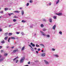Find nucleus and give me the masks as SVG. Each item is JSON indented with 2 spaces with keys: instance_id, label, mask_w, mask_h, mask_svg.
<instances>
[{
  "instance_id": "12",
  "label": "nucleus",
  "mask_w": 66,
  "mask_h": 66,
  "mask_svg": "<svg viewBox=\"0 0 66 66\" xmlns=\"http://www.w3.org/2000/svg\"><path fill=\"white\" fill-rule=\"evenodd\" d=\"M14 13H20V11H18L16 10L14 11Z\"/></svg>"
},
{
  "instance_id": "48",
  "label": "nucleus",
  "mask_w": 66,
  "mask_h": 66,
  "mask_svg": "<svg viewBox=\"0 0 66 66\" xmlns=\"http://www.w3.org/2000/svg\"><path fill=\"white\" fill-rule=\"evenodd\" d=\"M36 53L37 54H38V51H36Z\"/></svg>"
},
{
  "instance_id": "38",
  "label": "nucleus",
  "mask_w": 66,
  "mask_h": 66,
  "mask_svg": "<svg viewBox=\"0 0 66 66\" xmlns=\"http://www.w3.org/2000/svg\"><path fill=\"white\" fill-rule=\"evenodd\" d=\"M10 39H11V38H8V42L10 43Z\"/></svg>"
},
{
  "instance_id": "29",
  "label": "nucleus",
  "mask_w": 66,
  "mask_h": 66,
  "mask_svg": "<svg viewBox=\"0 0 66 66\" xmlns=\"http://www.w3.org/2000/svg\"><path fill=\"white\" fill-rule=\"evenodd\" d=\"M21 34L22 35H25V34H24V33H23V32H22L21 33Z\"/></svg>"
},
{
  "instance_id": "5",
  "label": "nucleus",
  "mask_w": 66,
  "mask_h": 66,
  "mask_svg": "<svg viewBox=\"0 0 66 66\" xmlns=\"http://www.w3.org/2000/svg\"><path fill=\"white\" fill-rule=\"evenodd\" d=\"M18 49L14 50L13 51V53H15L16 52L18 51Z\"/></svg>"
},
{
  "instance_id": "49",
  "label": "nucleus",
  "mask_w": 66,
  "mask_h": 66,
  "mask_svg": "<svg viewBox=\"0 0 66 66\" xmlns=\"http://www.w3.org/2000/svg\"><path fill=\"white\" fill-rule=\"evenodd\" d=\"M16 60V59L15 58L14 59H13V61H15V60Z\"/></svg>"
},
{
  "instance_id": "1",
  "label": "nucleus",
  "mask_w": 66,
  "mask_h": 66,
  "mask_svg": "<svg viewBox=\"0 0 66 66\" xmlns=\"http://www.w3.org/2000/svg\"><path fill=\"white\" fill-rule=\"evenodd\" d=\"M25 59V58L23 57V58H22L20 61V63H22L24 61V60Z\"/></svg>"
},
{
  "instance_id": "59",
  "label": "nucleus",
  "mask_w": 66,
  "mask_h": 66,
  "mask_svg": "<svg viewBox=\"0 0 66 66\" xmlns=\"http://www.w3.org/2000/svg\"><path fill=\"white\" fill-rule=\"evenodd\" d=\"M16 44L17 43L16 42H15V43H14V45H16Z\"/></svg>"
},
{
  "instance_id": "10",
  "label": "nucleus",
  "mask_w": 66,
  "mask_h": 66,
  "mask_svg": "<svg viewBox=\"0 0 66 66\" xmlns=\"http://www.w3.org/2000/svg\"><path fill=\"white\" fill-rule=\"evenodd\" d=\"M8 15H9V16H11V15H14V13H8Z\"/></svg>"
},
{
  "instance_id": "22",
  "label": "nucleus",
  "mask_w": 66,
  "mask_h": 66,
  "mask_svg": "<svg viewBox=\"0 0 66 66\" xmlns=\"http://www.w3.org/2000/svg\"><path fill=\"white\" fill-rule=\"evenodd\" d=\"M21 22L23 23H24V22H26V21H25V20H23L21 21Z\"/></svg>"
},
{
  "instance_id": "64",
  "label": "nucleus",
  "mask_w": 66,
  "mask_h": 66,
  "mask_svg": "<svg viewBox=\"0 0 66 66\" xmlns=\"http://www.w3.org/2000/svg\"><path fill=\"white\" fill-rule=\"evenodd\" d=\"M49 4H47V6H49Z\"/></svg>"
},
{
  "instance_id": "62",
  "label": "nucleus",
  "mask_w": 66,
  "mask_h": 66,
  "mask_svg": "<svg viewBox=\"0 0 66 66\" xmlns=\"http://www.w3.org/2000/svg\"><path fill=\"white\" fill-rule=\"evenodd\" d=\"M56 31H56V30H55L54 31V33H55V32H56Z\"/></svg>"
},
{
  "instance_id": "32",
  "label": "nucleus",
  "mask_w": 66,
  "mask_h": 66,
  "mask_svg": "<svg viewBox=\"0 0 66 66\" xmlns=\"http://www.w3.org/2000/svg\"><path fill=\"white\" fill-rule=\"evenodd\" d=\"M42 30L43 31H46L47 30L46 29H43Z\"/></svg>"
},
{
  "instance_id": "17",
  "label": "nucleus",
  "mask_w": 66,
  "mask_h": 66,
  "mask_svg": "<svg viewBox=\"0 0 66 66\" xmlns=\"http://www.w3.org/2000/svg\"><path fill=\"white\" fill-rule=\"evenodd\" d=\"M59 2H60V0H57V1L56 2V4H58V3H59Z\"/></svg>"
},
{
  "instance_id": "8",
  "label": "nucleus",
  "mask_w": 66,
  "mask_h": 66,
  "mask_svg": "<svg viewBox=\"0 0 66 66\" xmlns=\"http://www.w3.org/2000/svg\"><path fill=\"white\" fill-rule=\"evenodd\" d=\"M33 26H34V24H31L30 26V28H33Z\"/></svg>"
},
{
  "instance_id": "45",
  "label": "nucleus",
  "mask_w": 66,
  "mask_h": 66,
  "mask_svg": "<svg viewBox=\"0 0 66 66\" xmlns=\"http://www.w3.org/2000/svg\"><path fill=\"white\" fill-rule=\"evenodd\" d=\"M2 13H3V11H2L0 12V13L1 14H2Z\"/></svg>"
},
{
  "instance_id": "6",
  "label": "nucleus",
  "mask_w": 66,
  "mask_h": 66,
  "mask_svg": "<svg viewBox=\"0 0 66 66\" xmlns=\"http://www.w3.org/2000/svg\"><path fill=\"white\" fill-rule=\"evenodd\" d=\"M30 45H32V47H34L35 46V44H33V43H31L30 44Z\"/></svg>"
},
{
  "instance_id": "21",
  "label": "nucleus",
  "mask_w": 66,
  "mask_h": 66,
  "mask_svg": "<svg viewBox=\"0 0 66 66\" xmlns=\"http://www.w3.org/2000/svg\"><path fill=\"white\" fill-rule=\"evenodd\" d=\"M8 34V32H6V33L4 34L5 36H7V34Z\"/></svg>"
},
{
  "instance_id": "53",
  "label": "nucleus",
  "mask_w": 66,
  "mask_h": 66,
  "mask_svg": "<svg viewBox=\"0 0 66 66\" xmlns=\"http://www.w3.org/2000/svg\"><path fill=\"white\" fill-rule=\"evenodd\" d=\"M2 48V46H0V49H1Z\"/></svg>"
},
{
  "instance_id": "43",
  "label": "nucleus",
  "mask_w": 66,
  "mask_h": 66,
  "mask_svg": "<svg viewBox=\"0 0 66 66\" xmlns=\"http://www.w3.org/2000/svg\"><path fill=\"white\" fill-rule=\"evenodd\" d=\"M18 62V60H16L15 62L16 63H17V62Z\"/></svg>"
},
{
  "instance_id": "18",
  "label": "nucleus",
  "mask_w": 66,
  "mask_h": 66,
  "mask_svg": "<svg viewBox=\"0 0 66 66\" xmlns=\"http://www.w3.org/2000/svg\"><path fill=\"white\" fill-rule=\"evenodd\" d=\"M56 17L57 16H54L53 17V18L54 19H56Z\"/></svg>"
},
{
  "instance_id": "46",
  "label": "nucleus",
  "mask_w": 66,
  "mask_h": 66,
  "mask_svg": "<svg viewBox=\"0 0 66 66\" xmlns=\"http://www.w3.org/2000/svg\"><path fill=\"white\" fill-rule=\"evenodd\" d=\"M2 29L1 28H0V32H2Z\"/></svg>"
},
{
  "instance_id": "11",
  "label": "nucleus",
  "mask_w": 66,
  "mask_h": 66,
  "mask_svg": "<svg viewBox=\"0 0 66 66\" xmlns=\"http://www.w3.org/2000/svg\"><path fill=\"white\" fill-rule=\"evenodd\" d=\"M44 62H45L46 64H49V63H48V61H46V60H44Z\"/></svg>"
},
{
  "instance_id": "57",
  "label": "nucleus",
  "mask_w": 66,
  "mask_h": 66,
  "mask_svg": "<svg viewBox=\"0 0 66 66\" xmlns=\"http://www.w3.org/2000/svg\"><path fill=\"white\" fill-rule=\"evenodd\" d=\"M9 48V46H7L6 47V48Z\"/></svg>"
},
{
  "instance_id": "31",
  "label": "nucleus",
  "mask_w": 66,
  "mask_h": 66,
  "mask_svg": "<svg viewBox=\"0 0 66 66\" xmlns=\"http://www.w3.org/2000/svg\"><path fill=\"white\" fill-rule=\"evenodd\" d=\"M46 36L47 37H50V35H47Z\"/></svg>"
},
{
  "instance_id": "3",
  "label": "nucleus",
  "mask_w": 66,
  "mask_h": 66,
  "mask_svg": "<svg viewBox=\"0 0 66 66\" xmlns=\"http://www.w3.org/2000/svg\"><path fill=\"white\" fill-rule=\"evenodd\" d=\"M41 55L43 57H44L46 55V54L45 53H42Z\"/></svg>"
},
{
  "instance_id": "14",
  "label": "nucleus",
  "mask_w": 66,
  "mask_h": 66,
  "mask_svg": "<svg viewBox=\"0 0 66 66\" xmlns=\"http://www.w3.org/2000/svg\"><path fill=\"white\" fill-rule=\"evenodd\" d=\"M21 13L22 15H23L24 14V11H23V10H22L21 11Z\"/></svg>"
},
{
  "instance_id": "24",
  "label": "nucleus",
  "mask_w": 66,
  "mask_h": 66,
  "mask_svg": "<svg viewBox=\"0 0 66 66\" xmlns=\"http://www.w3.org/2000/svg\"><path fill=\"white\" fill-rule=\"evenodd\" d=\"M59 34H60V35H62V32L61 31H60L59 32Z\"/></svg>"
},
{
  "instance_id": "56",
  "label": "nucleus",
  "mask_w": 66,
  "mask_h": 66,
  "mask_svg": "<svg viewBox=\"0 0 66 66\" xmlns=\"http://www.w3.org/2000/svg\"><path fill=\"white\" fill-rule=\"evenodd\" d=\"M28 64H30V62L29 61L28 62Z\"/></svg>"
},
{
  "instance_id": "27",
  "label": "nucleus",
  "mask_w": 66,
  "mask_h": 66,
  "mask_svg": "<svg viewBox=\"0 0 66 66\" xmlns=\"http://www.w3.org/2000/svg\"><path fill=\"white\" fill-rule=\"evenodd\" d=\"M11 39H15V38L14 37H11Z\"/></svg>"
},
{
  "instance_id": "50",
  "label": "nucleus",
  "mask_w": 66,
  "mask_h": 66,
  "mask_svg": "<svg viewBox=\"0 0 66 66\" xmlns=\"http://www.w3.org/2000/svg\"><path fill=\"white\" fill-rule=\"evenodd\" d=\"M15 59H19V57H18V56H17L16 57H15Z\"/></svg>"
},
{
  "instance_id": "2",
  "label": "nucleus",
  "mask_w": 66,
  "mask_h": 66,
  "mask_svg": "<svg viewBox=\"0 0 66 66\" xmlns=\"http://www.w3.org/2000/svg\"><path fill=\"white\" fill-rule=\"evenodd\" d=\"M55 14L56 15H58L59 16H61V15H63V14H62V13L61 12H60L59 13H56Z\"/></svg>"
},
{
  "instance_id": "15",
  "label": "nucleus",
  "mask_w": 66,
  "mask_h": 66,
  "mask_svg": "<svg viewBox=\"0 0 66 66\" xmlns=\"http://www.w3.org/2000/svg\"><path fill=\"white\" fill-rule=\"evenodd\" d=\"M8 35L9 36H12V33L9 32L8 34Z\"/></svg>"
},
{
  "instance_id": "58",
  "label": "nucleus",
  "mask_w": 66,
  "mask_h": 66,
  "mask_svg": "<svg viewBox=\"0 0 66 66\" xmlns=\"http://www.w3.org/2000/svg\"><path fill=\"white\" fill-rule=\"evenodd\" d=\"M34 49H35V50H37V48H36L35 47V48H34Z\"/></svg>"
},
{
  "instance_id": "19",
  "label": "nucleus",
  "mask_w": 66,
  "mask_h": 66,
  "mask_svg": "<svg viewBox=\"0 0 66 66\" xmlns=\"http://www.w3.org/2000/svg\"><path fill=\"white\" fill-rule=\"evenodd\" d=\"M1 43L2 44H4V43H5V41L4 40H3L1 42Z\"/></svg>"
},
{
  "instance_id": "23",
  "label": "nucleus",
  "mask_w": 66,
  "mask_h": 66,
  "mask_svg": "<svg viewBox=\"0 0 66 66\" xmlns=\"http://www.w3.org/2000/svg\"><path fill=\"white\" fill-rule=\"evenodd\" d=\"M54 56H55V57H57L59 56V55L56 54L54 55Z\"/></svg>"
},
{
  "instance_id": "20",
  "label": "nucleus",
  "mask_w": 66,
  "mask_h": 66,
  "mask_svg": "<svg viewBox=\"0 0 66 66\" xmlns=\"http://www.w3.org/2000/svg\"><path fill=\"white\" fill-rule=\"evenodd\" d=\"M40 27H41V28H43L44 27V26L43 24H42L40 25Z\"/></svg>"
},
{
  "instance_id": "47",
  "label": "nucleus",
  "mask_w": 66,
  "mask_h": 66,
  "mask_svg": "<svg viewBox=\"0 0 66 66\" xmlns=\"http://www.w3.org/2000/svg\"><path fill=\"white\" fill-rule=\"evenodd\" d=\"M48 4H49V5H50H50H51V3H50Z\"/></svg>"
},
{
  "instance_id": "55",
  "label": "nucleus",
  "mask_w": 66,
  "mask_h": 66,
  "mask_svg": "<svg viewBox=\"0 0 66 66\" xmlns=\"http://www.w3.org/2000/svg\"><path fill=\"white\" fill-rule=\"evenodd\" d=\"M13 24H10V25L11 26H13Z\"/></svg>"
},
{
  "instance_id": "30",
  "label": "nucleus",
  "mask_w": 66,
  "mask_h": 66,
  "mask_svg": "<svg viewBox=\"0 0 66 66\" xmlns=\"http://www.w3.org/2000/svg\"><path fill=\"white\" fill-rule=\"evenodd\" d=\"M40 46H43V47H45V46L43 44H40Z\"/></svg>"
},
{
  "instance_id": "52",
  "label": "nucleus",
  "mask_w": 66,
  "mask_h": 66,
  "mask_svg": "<svg viewBox=\"0 0 66 66\" xmlns=\"http://www.w3.org/2000/svg\"><path fill=\"white\" fill-rule=\"evenodd\" d=\"M14 48V46H12V47H11V49H13V48Z\"/></svg>"
},
{
  "instance_id": "60",
  "label": "nucleus",
  "mask_w": 66,
  "mask_h": 66,
  "mask_svg": "<svg viewBox=\"0 0 66 66\" xmlns=\"http://www.w3.org/2000/svg\"><path fill=\"white\" fill-rule=\"evenodd\" d=\"M35 62H36V63H37V62H38V61H35Z\"/></svg>"
},
{
  "instance_id": "7",
  "label": "nucleus",
  "mask_w": 66,
  "mask_h": 66,
  "mask_svg": "<svg viewBox=\"0 0 66 66\" xmlns=\"http://www.w3.org/2000/svg\"><path fill=\"white\" fill-rule=\"evenodd\" d=\"M4 60V57H3L2 58H0V62H1L3 61Z\"/></svg>"
},
{
  "instance_id": "51",
  "label": "nucleus",
  "mask_w": 66,
  "mask_h": 66,
  "mask_svg": "<svg viewBox=\"0 0 66 66\" xmlns=\"http://www.w3.org/2000/svg\"><path fill=\"white\" fill-rule=\"evenodd\" d=\"M29 47H30L31 48H32V46L31 45H29Z\"/></svg>"
},
{
  "instance_id": "9",
  "label": "nucleus",
  "mask_w": 66,
  "mask_h": 66,
  "mask_svg": "<svg viewBox=\"0 0 66 66\" xmlns=\"http://www.w3.org/2000/svg\"><path fill=\"white\" fill-rule=\"evenodd\" d=\"M55 28H56V25L55 24L53 27V29L54 30H55Z\"/></svg>"
},
{
  "instance_id": "54",
  "label": "nucleus",
  "mask_w": 66,
  "mask_h": 66,
  "mask_svg": "<svg viewBox=\"0 0 66 66\" xmlns=\"http://www.w3.org/2000/svg\"><path fill=\"white\" fill-rule=\"evenodd\" d=\"M36 33H35L34 35V36H35V37L36 36Z\"/></svg>"
},
{
  "instance_id": "35",
  "label": "nucleus",
  "mask_w": 66,
  "mask_h": 66,
  "mask_svg": "<svg viewBox=\"0 0 66 66\" xmlns=\"http://www.w3.org/2000/svg\"><path fill=\"white\" fill-rule=\"evenodd\" d=\"M31 50L32 51H34V49H33V48L32 47L31 48Z\"/></svg>"
},
{
  "instance_id": "36",
  "label": "nucleus",
  "mask_w": 66,
  "mask_h": 66,
  "mask_svg": "<svg viewBox=\"0 0 66 66\" xmlns=\"http://www.w3.org/2000/svg\"><path fill=\"white\" fill-rule=\"evenodd\" d=\"M4 55L5 56H7V53H5L4 54Z\"/></svg>"
},
{
  "instance_id": "26",
  "label": "nucleus",
  "mask_w": 66,
  "mask_h": 66,
  "mask_svg": "<svg viewBox=\"0 0 66 66\" xmlns=\"http://www.w3.org/2000/svg\"><path fill=\"white\" fill-rule=\"evenodd\" d=\"M8 38V37H6L4 38L5 40H6Z\"/></svg>"
},
{
  "instance_id": "25",
  "label": "nucleus",
  "mask_w": 66,
  "mask_h": 66,
  "mask_svg": "<svg viewBox=\"0 0 66 66\" xmlns=\"http://www.w3.org/2000/svg\"><path fill=\"white\" fill-rule=\"evenodd\" d=\"M4 10L5 11H7V10H8V8H5Z\"/></svg>"
},
{
  "instance_id": "33",
  "label": "nucleus",
  "mask_w": 66,
  "mask_h": 66,
  "mask_svg": "<svg viewBox=\"0 0 66 66\" xmlns=\"http://www.w3.org/2000/svg\"><path fill=\"white\" fill-rule=\"evenodd\" d=\"M16 21H17V20L15 19H14L13 20V22H16Z\"/></svg>"
},
{
  "instance_id": "63",
  "label": "nucleus",
  "mask_w": 66,
  "mask_h": 66,
  "mask_svg": "<svg viewBox=\"0 0 66 66\" xmlns=\"http://www.w3.org/2000/svg\"><path fill=\"white\" fill-rule=\"evenodd\" d=\"M11 8L10 9V8H8V10H11Z\"/></svg>"
},
{
  "instance_id": "61",
  "label": "nucleus",
  "mask_w": 66,
  "mask_h": 66,
  "mask_svg": "<svg viewBox=\"0 0 66 66\" xmlns=\"http://www.w3.org/2000/svg\"><path fill=\"white\" fill-rule=\"evenodd\" d=\"M16 16H14V18H16Z\"/></svg>"
},
{
  "instance_id": "40",
  "label": "nucleus",
  "mask_w": 66,
  "mask_h": 66,
  "mask_svg": "<svg viewBox=\"0 0 66 66\" xmlns=\"http://www.w3.org/2000/svg\"><path fill=\"white\" fill-rule=\"evenodd\" d=\"M37 51H40V48H39L37 50Z\"/></svg>"
},
{
  "instance_id": "39",
  "label": "nucleus",
  "mask_w": 66,
  "mask_h": 66,
  "mask_svg": "<svg viewBox=\"0 0 66 66\" xmlns=\"http://www.w3.org/2000/svg\"><path fill=\"white\" fill-rule=\"evenodd\" d=\"M16 34H19L20 33V32H16Z\"/></svg>"
},
{
  "instance_id": "42",
  "label": "nucleus",
  "mask_w": 66,
  "mask_h": 66,
  "mask_svg": "<svg viewBox=\"0 0 66 66\" xmlns=\"http://www.w3.org/2000/svg\"><path fill=\"white\" fill-rule=\"evenodd\" d=\"M29 2L30 3H32V2H33V1L31 0H30Z\"/></svg>"
},
{
  "instance_id": "4",
  "label": "nucleus",
  "mask_w": 66,
  "mask_h": 66,
  "mask_svg": "<svg viewBox=\"0 0 66 66\" xmlns=\"http://www.w3.org/2000/svg\"><path fill=\"white\" fill-rule=\"evenodd\" d=\"M40 32L43 35H44V36H46V35L44 34V32H43L41 30L40 31Z\"/></svg>"
},
{
  "instance_id": "41",
  "label": "nucleus",
  "mask_w": 66,
  "mask_h": 66,
  "mask_svg": "<svg viewBox=\"0 0 66 66\" xmlns=\"http://www.w3.org/2000/svg\"><path fill=\"white\" fill-rule=\"evenodd\" d=\"M1 52H2V53H3V52H4V51H3V50H1Z\"/></svg>"
},
{
  "instance_id": "44",
  "label": "nucleus",
  "mask_w": 66,
  "mask_h": 66,
  "mask_svg": "<svg viewBox=\"0 0 66 66\" xmlns=\"http://www.w3.org/2000/svg\"><path fill=\"white\" fill-rule=\"evenodd\" d=\"M43 21H44L46 22V19H44L43 20Z\"/></svg>"
},
{
  "instance_id": "34",
  "label": "nucleus",
  "mask_w": 66,
  "mask_h": 66,
  "mask_svg": "<svg viewBox=\"0 0 66 66\" xmlns=\"http://www.w3.org/2000/svg\"><path fill=\"white\" fill-rule=\"evenodd\" d=\"M52 51H55V48H52Z\"/></svg>"
},
{
  "instance_id": "13",
  "label": "nucleus",
  "mask_w": 66,
  "mask_h": 66,
  "mask_svg": "<svg viewBox=\"0 0 66 66\" xmlns=\"http://www.w3.org/2000/svg\"><path fill=\"white\" fill-rule=\"evenodd\" d=\"M24 48H25V47L24 46H23L22 48V51H23L24 49Z\"/></svg>"
},
{
  "instance_id": "16",
  "label": "nucleus",
  "mask_w": 66,
  "mask_h": 66,
  "mask_svg": "<svg viewBox=\"0 0 66 66\" xmlns=\"http://www.w3.org/2000/svg\"><path fill=\"white\" fill-rule=\"evenodd\" d=\"M49 22H52V19H49Z\"/></svg>"
},
{
  "instance_id": "28",
  "label": "nucleus",
  "mask_w": 66,
  "mask_h": 66,
  "mask_svg": "<svg viewBox=\"0 0 66 66\" xmlns=\"http://www.w3.org/2000/svg\"><path fill=\"white\" fill-rule=\"evenodd\" d=\"M36 46L37 47H39V45H38L37 44H36Z\"/></svg>"
},
{
  "instance_id": "37",
  "label": "nucleus",
  "mask_w": 66,
  "mask_h": 66,
  "mask_svg": "<svg viewBox=\"0 0 66 66\" xmlns=\"http://www.w3.org/2000/svg\"><path fill=\"white\" fill-rule=\"evenodd\" d=\"M29 3H27L26 4V6H29Z\"/></svg>"
}]
</instances>
